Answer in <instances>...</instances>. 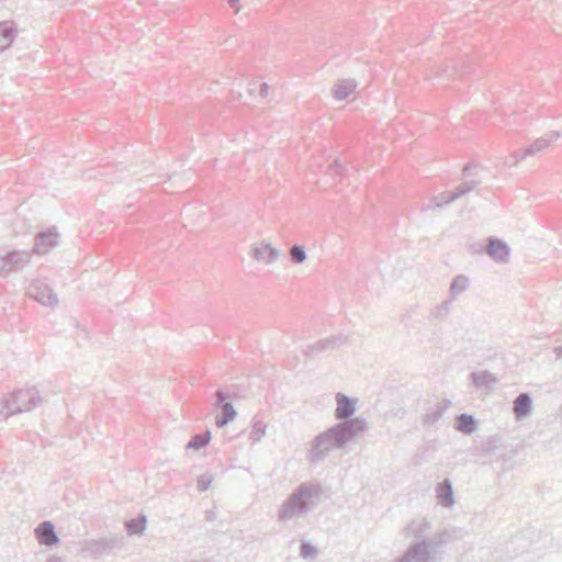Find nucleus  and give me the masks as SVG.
<instances>
[{
	"label": "nucleus",
	"mask_w": 562,
	"mask_h": 562,
	"mask_svg": "<svg viewBox=\"0 0 562 562\" xmlns=\"http://www.w3.org/2000/svg\"><path fill=\"white\" fill-rule=\"evenodd\" d=\"M36 537L42 544L52 546L55 544L58 539L54 532V527L50 522L41 524L36 530Z\"/></svg>",
	"instance_id": "obj_1"
},
{
	"label": "nucleus",
	"mask_w": 562,
	"mask_h": 562,
	"mask_svg": "<svg viewBox=\"0 0 562 562\" xmlns=\"http://www.w3.org/2000/svg\"><path fill=\"white\" fill-rule=\"evenodd\" d=\"M515 413L518 417L526 415L530 409V398L526 394H520L515 401Z\"/></svg>",
	"instance_id": "obj_9"
},
{
	"label": "nucleus",
	"mask_w": 562,
	"mask_h": 562,
	"mask_svg": "<svg viewBox=\"0 0 562 562\" xmlns=\"http://www.w3.org/2000/svg\"><path fill=\"white\" fill-rule=\"evenodd\" d=\"M361 430H363V424L359 420H351L339 426L336 429V432L337 435H339L341 439H348L351 436L360 432Z\"/></svg>",
	"instance_id": "obj_4"
},
{
	"label": "nucleus",
	"mask_w": 562,
	"mask_h": 562,
	"mask_svg": "<svg viewBox=\"0 0 562 562\" xmlns=\"http://www.w3.org/2000/svg\"><path fill=\"white\" fill-rule=\"evenodd\" d=\"M353 413V404L350 400H348L344 395L337 396V408L336 416L337 418H346Z\"/></svg>",
	"instance_id": "obj_6"
},
{
	"label": "nucleus",
	"mask_w": 562,
	"mask_h": 562,
	"mask_svg": "<svg viewBox=\"0 0 562 562\" xmlns=\"http://www.w3.org/2000/svg\"><path fill=\"white\" fill-rule=\"evenodd\" d=\"M456 427L462 432L470 434L474 430L475 423L472 416L463 414L458 417Z\"/></svg>",
	"instance_id": "obj_8"
},
{
	"label": "nucleus",
	"mask_w": 562,
	"mask_h": 562,
	"mask_svg": "<svg viewBox=\"0 0 562 562\" xmlns=\"http://www.w3.org/2000/svg\"><path fill=\"white\" fill-rule=\"evenodd\" d=\"M487 252L496 260H504L508 255L506 246L503 243L495 240L490 243Z\"/></svg>",
	"instance_id": "obj_7"
},
{
	"label": "nucleus",
	"mask_w": 562,
	"mask_h": 562,
	"mask_svg": "<svg viewBox=\"0 0 562 562\" xmlns=\"http://www.w3.org/2000/svg\"><path fill=\"white\" fill-rule=\"evenodd\" d=\"M228 3L235 13H238L240 11L241 5L239 0H229Z\"/></svg>",
	"instance_id": "obj_14"
},
{
	"label": "nucleus",
	"mask_w": 562,
	"mask_h": 562,
	"mask_svg": "<svg viewBox=\"0 0 562 562\" xmlns=\"http://www.w3.org/2000/svg\"><path fill=\"white\" fill-rule=\"evenodd\" d=\"M140 529H144V521H140Z\"/></svg>",
	"instance_id": "obj_16"
},
{
	"label": "nucleus",
	"mask_w": 562,
	"mask_h": 562,
	"mask_svg": "<svg viewBox=\"0 0 562 562\" xmlns=\"http://www.w3.org/2000/svg\"><path fill=\"white\" fill-rule=\"evenodd\" d=\"M55 245V238L50 234H41L36 237L35 251L40 255L46 254Z\"/></svg>",
	"instance_id": "obj_5"
},
{
	"label": "nucleus",
	"mask_w": 562,
	"mask_h": 562,
	"mask_svg": "<svg viewBox=\"0 0 562 562\" xmlns=\"http://www.w3.org/2000/svg\"><path fill=\"white\" fill-rule=\"evenodd\" d=\"M268 90H269V87L267 83H261L260 85V94L261 95H267L268 94Z\"/></svg>",
	"instance_id": "obj_15"
},
{
	"label": "nucleus",
	"mask_w": 562,
	"mask_h": 562,
	"mask_svg": "<svg viewBox=\"0 0 562 562\" xmlns=\"http://www.w3.org/2000/svg\"><path fill=\"white\" fill-rule=\"evenodd\" d=\"M12 30L8 25H0V49L8 47L11 43Z\"/></svg>",
	"instance_id": "obj_11"
},
{
	"label": "nucleus",
	"mask_w": 562,
	"mask_h": 562,
	"mask_svg": "<svg viewBox=\"0 0 562 562\" xmlns=\"http://www.w3.org/2000/svg\"><path fill=\"white\" fill-rule=\"evenodd\" d=\"M356 83L352 80H340L333 88L334 97L337 100L348 98L355 90Z\"/></svg>",
	"instance_id": "obj_3"
},
{
	"label": "nucleus",
	"mask_w": 562,
	"mask_h": 562,
	"mask_svg": "<svg viewBox=\"0 0 562 562\" xmlns=\"http://www.w3.org/2000/svg\"><path fill=\"white\" fill-rule=\"evenodd\" d=\"M210 440V435H205V436H196L194 437L190 442H189V447L190 448H194V449H198L202 446H205Z\"/></svg>",
	"instance_id": "obj_12"
},
{
	"label": "nucleus",
	"mask_w": 562,
	"mask_h": 562,
	"mask_svg": "<svg viewBox=\"0 0 562 562\" xmlns=\"http://www.w3.org/2000/svg\"><path fill=\"white\" fill-rule=\"evenodd\" d=\"M292 258L297 261L302 262L305 259V252L302 248L294 246L291 250Z\"/></svg>",
	"instance_id": "obj_13"
},
{
	"label": "nucleus",
	"mask_w": 562,
	"mask_h": 562,
	"mask_svg": "<svg viewBox=\"0 0 562 562\" xmlns=\"http://www.w3.org/2000/svg\"><path fill=\"white\" fill-rule=\"evenodd\" d=\"M236 415V412L232 404L225 403L222 407V416L217 418L216 424L217 426H224L226 423L232 420L234 416Z\"/></svg>",
	"instance_id": "obj_10"
},
{
	"label": "nucleus",
	"mask_w": 562,
	"mask_h": 562,
	"mask_svg": "<svg viewBox=\"0 0 562 562\" xmlns=\"http://www.w3.org/2000/svg\"><path fill=\"white\" fill-rule=\"evenodd\" d=\"M31 294L43 304H50L56 301L49 288L40 282L31 286Z\"/></svg>",
	"instance_id": "obj_2"
}]
</instances>
